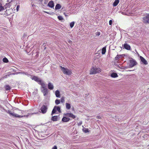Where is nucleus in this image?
<instances>
[{
    "mask_svg": "<svg viewBox=\"0 0 149 149\" xmlns=\"http://www.w3.org/2000/svg\"><path fill=\"white\" fill-rule=\"evenodd\" d=\"M96 35L99 36L100 35V32H97L96 33Z\"/></svg>",
    "mask_w": 149,
    "mask_h": 149,
    "instance_id": "obj_35",
    "label": "nucleus"
},
{
    "mask_svg": "<svg viewBox=\"0 0 149 149\" xmlns=\"http://www.w3.org/2000/svg\"><path fill=\"white\" fill-rule=\"evenodd\" d=\"M98 118H99V117H100V116H98Z\"/></svg>",
    "mask_w": 149,
    "mask_h": 149,
    "instance_id": "obj_43",
    "label": "nucleus"
},
{
    "mask_svg": "<svg viewBox=\"0 0 149 149\" xmlns=\"http://www.w3.org/2000/svg\"><path fill=\"white\" fill-rule=\"evenodd\" d=\"M61 6L60 4H57L56 6L55 9L56 10H59L61 8Z\"/></svg>",
    "mask_w": 149,
    "mask_h": 149,
    "instance_id": "obj_19",
    "label": "nucleus"
},
{
    "mask_svg": "<svg viewBox=\"0 0 149 149\" xmlns=\"http://www.w3.org/2000/svg\"><path fill=\"white\" fill-rule=\"evenodd\" d=\"M41 91L43 93L44 96L47 95L48 94V89L47 88L41 89Z\"/></svg>",
    "mask_w": 149,
    "mask_h": 149,
    "instance_id": "obj_11",
    "label": "nucleus"
},
{
    "mask_svg": "<svg viewBox=\"0 0 149 149\" xmlns=\"http://www.w3.org/2000/svg\"><path fill=\"white\" fill-rule=\"evenodd\" d=\"M19 6H18L17 8V11H18V9H19Z\"/></svg>",
    "mask_w": 149,
    "mask_h": 149,
    "instance_id": "obj_39",
    "label": "nucleus"
},
{
    "mask_svg": "<svg viewBox=\"0 0 149 149\" xmlns=\"http://www.w3.org/2000/svg\"><path fill=\"white\" fill-rule=\"evenodd\" d=\"M140 58L143 63L145 65H147L148 64V62L146 59L141 56H140Z\"/></svg>",
    "mask_w": 149,
    "mask_h": 149,
    "instance_id": "obj_10",
    "label": "nucleus"
},
{
    "mask_svg": "<svg viewBox=\"0 0 149 149\" xmlns=\"http://www.w3.org/2000/svg\"><path fill=\"white\" fill-rule=\"evenodd\" d=\"M136 63L135 60H130V66L131 67H132L136 65Z\"/></svg>",
    "mask_w": 149,
    "mask_h": 149,
    "instance_id": "obj_6",
    "label": "nucleus"
},
{
    "mask_svg": "<svg viewBox=\"0 0 149 149\" xmlns=\"http://www.w3.org/2000/svg\"><path fill=\"white\" fill-rule=\"evenodd\" d=\"M120 56H118L117 55L116 57V59H119L120 58Z\"/></svg>",
    "mask_w": 149,
    "mask_h": 149,
    "instance_id": "obj_34",
    "label": "nucleus"
},
{
    "mask_svg": "<svg viewBox=\"0 0 149 149\" xmlns=\"http://www.w3.org/2000/svg\"><path fill=\"white\" fill-rule=\"evenodd\" d=\"M100 71H101L100 68L93 67L90 70V74H95L97 73H99Z\"/></svg>",
    "mask_w": 149,
    "mask_h": 149,
    "instance_id": "obj_3",
    "label": "nucleus"
},
{
    "mask_svg": "<svg viewBox=\"0 0 149 149\" xmlns=\"http://www.w3.org/2000/svg\"><path fill=\"white\" fill-rule=\"evenodd\" d=\"M82 122L81 121H80V122H79V123H78V125L79 126H80V125H81V124H82Z\"/></svg>",
    "mask_w": 149,
    "mask_h": 149,
    "instance_id": "obj_38",
    "label": "nucleus"
},
{
    "mask_svg": "<svg viewBox=\"0 0 149 149\" xmlns=\"http://www.w3.org/2000/svg\"><path fill=\"white\" fill-rule=\"evenodd\" d=\"M52 119L54 121H56L58 120L57 116H52Z\"/></svg>",
    "mask_w": 149,
    "mask_h": 149,
    "instance_id": "obj_21",
    "label": "nucleus"
},
{
    "mask_svg": "<svg viewBox=\"0 0 149 149\" xmlns=\"http://www.w3.org/2000/svg\"><path fill=\"white\" fill-rule=\"evenodd\" d=\"M56 107H54L52 111V116L53 114L56 113Z\"/></svg>",
    "mask_w": 149,
    "mask_h": 149,
    "instance_id": "obj_23",
    "label": "nucleus"
},
{
    "mask_svg": "<svg viewBox=\"0 0 149 149\" xmlns=\"http://www.w3.org/2000/svg\"><path fill=\"white\" fill-rule=\"evenodd\" d=\"M64 14L66 17L68 16V15H66L65 13H64Z\"/></svg>",
    "mask_w": 149,
    "mask_h": 149,
    "instance_id": "obj_40",
    "label": "nucleus"
},
{
    "mask_svg": "<svg viewBox=\"0 0 149 149\" xmlns=\"http://www.w3.org/2000/svg\"><path fill=\"white\" fill-rule=\"evenodd\" d=\"M119 0H115L113 3V6L114 7L116 6L119 3Z\"/></svg>",
    "mask_w": 149,
    "mask_h": 149,
    "instance_id": "obj_17",
    "label": "nucleus"
},
{
    "mask_svg": "<svg viewBox=\"0 0 149 149\" xmlns=\"http://www.w3.org/2000/svg\"><path fill=\"white\" fill-rule=\"evenodd\" d=\"M47 106L45 105H42L40 108L41 112L43 113H45L47 111Z\"/></svg>",
    "mask_w": 149,
    "mask_h": 149,
    "instance_id": "obj_5",
    "label": "nucleus"
},
{
    "mask_svg": "<svg viewBox=\"0 0 149 149\" xmlns=\"http://www.w3.org/2000/svg\"><path fill=\"white\" fill-rule=\"evenodd\" d=\"M8 113L10 114V116L13 117H18L19 118H21L23 117V116H19L17 114L15 113L14 112L12 111H8Z\"/></svg>",
    "mask_w": 149,
    "mask_h": 149,
    "instance_id": "obj_4",
    "label": "nucleus"
},
{
    "mask_svg": "<svg viewBox=\"0 0 149 149\" xmlns=\"http://www.w3.org/2000/svg\"><path fill=\"white\" fill-rule=\"evenodd\" d=\"M70 120V119L66 117H63L62 119V120L63 122H67L68 121Z\"/></svg>",
    "mask_w": 149,
    "mask_h": 149,
    "instance_id": "obj_15",
    "label": "nucleus"
},
{
    "mask_svg": "<svg viewBox=\"0 0 149 149\" xmlns=\"http://www.w3.org/2000/svg\"><path fill=\"white\" fill-rule=\"evenodd\" d=\"M57 148L56 146H54L52 148V149H57Z\"/></svg>",
    "mask_w": 149,
    "mask_h": 149,
    "instance_id": "obj_37",
    "label": "nucleus"
},
{
    "mask_svg": "<svg viewBox=\"0 0 149 149\" xmlns=\"http://www.w3.org/2000/svg\"><path fill=\"white\" fill-rule=\"evenodd\" d=\"M61 102L62 103H63L65 102L64 99L63 97H62L61 98Z\"/></svg>",
    "mask_w": 149,
    "mask_h": 149,
    "instance_id": "obj_33",
    "label": "nucleus"
},
{
    "mask_svg": "<svg viewBox=\"0 0 149 149\" xmlns=\"http://www.w3.org/2000/svg\"><path fill=\"white\" fill-rule=\"evenodd\" d=\"M106 51V47H104L102 49V54H105Z\"/></svg>",
    "mask_w": 149,
    "mask_h": 149,
    "instance_id": "obj_22",
    "label": "nucleus"
},
{
    "mask_svg": "<svg viewBox=\"0 0 149 149\" xmlns=\"http://www.w3.org/2000/svg\"><path fill=\"white\" fill-rule=\"evenodd\" d=\"M9 10H6V11L5 12L8 15H9L10 14V13H9Z\"/></svg>",
    "mask_w": 149,
    "mask_h": 149,
    "instance_id": "obj_32",
    "label": "nucleus"
},
{
    "mask_svg": "<svg viewBox=\"0 0 149 149\" xmlns=\"http://www.w3.org/2000/svg\"><path fill=\"white\" fill-rule=\"evenodd\" d=\"M4 8L2 6V4L0 3V12L4 10Z\"/></svg>",
    "mask_w": 149,
    "mask_h": 149,
    "instance_id": "obj_27",
    "label": "nucleus"
},
{
    "mask_svg": "<svg viewBox=\"0 0 149 149\" xmlns=\"http://www.w3.org/2000/svg\"><path fill=\"white\" fill-rule=\"evenodd\" d=\"M65 107L67 109H69L71 108V105L69 103H66L65 104Z\"/></svg>",
    "mask_w": 149,
    "mask_h": 149,
    "instance_id": "obj_18",
    "label": "nucleus"
},
{
    "mask_svg": "<svg viewBox=\"0 0 149 149\" xmlns=\"http://www.w3.org/2000/svg\"><path fill=\"white\" fill-rule=\"evenodd\" d=\"M48 6L51 8H53L54 6V2L53 1H49L48 3Z\"/></svg>",
    "mask_w": 149,
    "mask_h": 149,
    "instance_id": "obj_13",
    "label": "nucleus"
},
{
    "mask_svg": "<svg viewBox=\"0 0 149 149\" xmlns=\"http://www.w3.org/2000/svg\"><path fill=\"white\" fill-rule=\"evenodd\" d=\"M143 20L144 22L149 23V15L144 17L143 18Z\"/></svg>",
    "mask_w": 149,
    "mask_h": 149,
    "instance_id": "obj_8",
    "label": "nucleus"
},
{
    "mask_svg": "<svg viewBox=\"0 0 149 149\" xmlns=\"http://www.w3.org/2000/svg\"><path fill=\"white\" fill-rule=\"evenodd\" d=\"M46 13H48V14H49V13L48 12H45Z\"/></svg>",
    "mask_w": 149,
    "mask_h": 149,
    "instance_id": "obj_42",
    "label": "nucleus"
},
{
    "mask_svg": "<svg viewBox=\"0 0 149 149\" xmlns=\"http://www.w3.org/2000/svg\"><path fill=\"white\" fill-rule=\"evenodd\" d=\"M7 76V75H5V76H4L3 77V78H6V77Z\"/></svg>",
    "mask_w": 149,
    "mask_h": 149,
    "instance_id": "obj_41",
    "label": "nucleus"
},
{
    "mask_svg": "<svg viewBox=\"0 0 149 149\" xmlns=\"http://www.w3.org/2000/svg\"><path fill=\"white\" fill-rule=\"evenodd\" d=\"M48 87L49 89L52 90L54 88V86L52 83H49L48 84Z\"/></svg>",
    "mask_w": 149,
    "mask_h": 149,
    "instance_id": "obj_14",
    "label": "nucleus"
},
{
    "mask_svg": "<svg viewBox=\"0 0 149 149\" xmlns=\"http://www.w3.org/2000/svg\"><path fill=\"white\" fill-rule=\"evenodd\" d=\"M22 73L26 75H27L28 77H31V78L32 80H33L37 82L38 84L39 83V82H41V81L42 80H41L40 78H39L38 77L35 76H33L32 77L31 75L28 74L27 72H23Z\"/></svg>",
    "mask_w": 149,
    "mask_h": 149,
    "instance_id": "obj_2",
    "label": "nucleus"
},
{
    "mask_svg": "<svg viewBox=\"0 0 149 149\" xmlns=\"http://www.w3.org/2000/svg\"><path fill=\"white\" fill-rule=\"evenodd\" d=\"M55 95L57 97H60V92L58 90H56L55 92Z\"/></svg>",
    "mask_w": 149,
    "mask_h": 149,
    "instance_id": "obj_16",
    "label": "nucleus"
},
{
    "mask_svg": "<svg viewBox=\"0 0 149 149\" xmlns=\"http://www.w3.org/2000/svg\"><path fill=\"white\" fill-rule=\"evenodd\" d=\"M124 47L125 49L128 50H130L131 49L130 46L127 43H125L124 44Z\"/></svg>",
    "mask_w": 149,
    "mask_h": 149,
    "instance_id": "obj_12",
    "label": "nucleus"
},
{
    "mask_svg": "<svg viewBox=\"0 0 149 149\" xmlns=\"http://www.w3.org/2000/svg\"><path fill=\"white\" fill-rule=\"evenodd\" d=\"M3 62L5 63H7L8 62V59L6 58H3Z\"/></svg>",
    "mask_w": 149,
    "mask_h": 149,
    "instance_id": "obj_28",
    "label": "nucleus"
},
{
    "mask_svg": "<svg viewBox=\"0 0 149 149\" xmlns=\"http://www.w3.org/2000/svg\"><path fill=\"white\" fill-rule=\"evenodd\" d=\"M55 107H56V111L57 110L59 113L61 112L60 108V107L55 106Z\"/></svg>",
    "mask_w": 149,
    "mask_h": 149,
    "instance_id": "obj_24",
    "label": "nucleus"
},
{
    "mask_svg": "<svg viewBox=\"0 0 149 149\" xmlns=\"http://www.w3.org/2000/svg\"><path fill=\"white\" fill-rule=\"evenodd\" d=\"M111 76L112 77L115 78L118 76L117 74L115 73H113L111 74Z\"/></svg>",
    "mask_w": 149,
    "mask_h": 149,
    "instance_id": "obj_20",
    "label": "nucleus"
},
{
    "mask_svg": "<svg viewBox=\"0 0 149 149\" xmlns=\"http://www.w3.org/2000/svg\"><path fill=\"white\" fill-rule=\"evenodd\" d=\"M39 84H40L41 86V89H45L47 88V86L44 83V81L42 80L41 82H39Z\"/></svg>",
    "mask_w": 149,
    "mask_h": 149,
    "instance_id": "obj_7",
    "label": "nucleus"
},
{
    "mask_svg": "<svg viewBox=\"0 0 149 149\" xmlns=\"http://www.w3.org/2000/svg\"><path fill=\"white\" fill-rule=\"evenodd\" d=\"M65 115L66 117H70L73 119L74 118L76 117V116L74 115L71 113H66V114H65Z\"/></svg>",
    "mask_w": 149,
    "mask_h": 149,
    "instance_id": "obj_9",
    "label": "nucleus"
},
{
    "mask_svg": "<svg viewBox=\"0 0 149 149\" xmlns=\"http://www.w3.org/2000/svg\"><path fill=\"white\" fill-rule=\"evenodd\" d=\"M60 102L59 100L56 99L55 101V103L56 104H58L60 103Z\"/></svg>",
    "mask_w": 149,
    "mask_h": 149,
    "instance_id": "obj_26",
    "label": "nucleus"
},
{
    "mask_svg": "<svg viewBox=\"0 0 149 149\" xmlns=\"http://www.w3.org/2000/svg\"><path fill=\"white\" fill-rule=\"evenodd\" d=\"M60 67L61 70L64 74L69 75H70L72 73L71 71L70 70L68 69L67 68H65L63 67L62 66H60Z\"/></svg>",
    "mask_w": 149,
    "mask_h": 149,
    "instance_id": "obj_1",
    "label": "nucleus"
},
{
    "mask_svg": "<svg viewBox=\"0 0 149 149\" xmlns=\"http://www.w3.org/2000/svg\"><path fill=\"white\" fill-rule=\"evenodd\" d=\"M5 89L6 90H8L10 89V87L9 85H6L5 86Z\"/></svg>",
    "mask_w": 149,
    "mask_h": 149,
    "instance_id": "obj_25",
    "label": "nucleus"
},
{
    "mask_svg": "<svg viewBox=\"0 0 149 149\" xmlns=\"http://www.w3.org/2000/svg\"><path fill=\"white\" fill-rule=\"evenodd\" d=\"M112 21L111 20H110L109 21V24L110 25H111L112 24Z\"/></svg>",
    "mask_w": 149,
    "mask_h": 149,
    "instance_id": "obj_36",
    "label": "nucleus"
},
{
    "mask_svg": "<svg viewBox=\"0 0 149 149\" xmlns=\"http://www.w3.org/2000/svg\"><path fill=\"white\" fill-rule=\"evenodd\" d=\"M74 22H72L71 23H70V27L72 28L74 26Z\"/></svg>",
    "mask_w": 149,
    "mask_h": 149,
    "instance_id": "obj_30",
    "label": "nucleus"
},
{
    "mask_svg": "<svg viewBox=\"0 0 149 149\" xmlns=\"http://www.w3.org/2000/svg\"><path fill=\"white\" fill-rule=\"evenodd\" d=\"M58 18L59 20H62L63 19V18L61 16H59L58 17Z\"/></svg>",
    "mask_w": 149,
    "mask_h": 149,
    "instance_id": "obj_31",
    "label": "nucleus"
},
{
    "mask_svg": "<svg viewBox=\"0 0 149 149\" xmlns=\"http://www.w3.org/2000/svg\"><path fill=\"white\" fill-rule=\"evenodd\" d=\"M83 131L85 133H87L89 132V130L88 128H84L83 129Z\"/></svg>",
    "mask_w": 149,
    "mask_h": 149,
    "instance_id": "obj_29",
    "label": "nucleus"
}]
</instances>
